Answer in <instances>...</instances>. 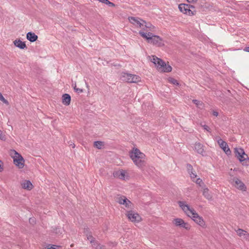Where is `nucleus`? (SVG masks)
<instances>
[{"mask_svg":"<svg viewBox=\"0 0 249 249\" xmlns=\"http://www.w3.org/2000/svg\"><path fill=\"white\" fill-rule=\"evenodd\" d=\"M178 204L186 214L191 217L196 223L202 227L205 226V224L203 219L201 217L199 216L194 209H191L184 201H179L178 202Z\"/></svg>","mask_w":249,"mask_h":249,"instance_id":"f257e3e1","label":"nucleus"},{"mask_svg":"<svg viewBox=\"0 0 249 249\" xmlns=\"http://www.w3.org/2000/svg\"><path fill=\"white\" fill-rule=\"evenodd\" d=\"M139 34L143 38L146 39L148 43L152 44L157 47H162L164 45L163 40L159 36L154 35L150 32L147 34L142 31H140Z\"/></svg>","mask_w":249,"mask_h":249,"instance_id":"f03ea898","label":"nucleus"},{"mask_svg":"<svg viewBox=\"0 0 249 249\" xmlns=\"http://www.w3.org/2000/svg\"><path fill=\"white\" fill-rule=\"evenodd\" d=\"M151 61L157 67L158 71L160 72H168L172 71V67L169 65H167L162 60L155 56H152Z\"/></svg>","mask_w":249,"mask_h":249,"instance_id":"7ed1b4c3","label":"nucleus"},{"mask_svg":"<svg viewBox=\"0 0 249 249\" xmlns=\"http://www.w3.org/2000/svg\"><path fill=\"white\" fill-rule=\"evenodd\" d=\"M235 157L242 163L243 165H249V159L248 156L245 153L243 149L235 148L234 149Z\"/></svg>","mask_w":249,"mask_h":249,"instance_id":"20e7f679","label":"nucleus"},{"mask_svg":"<svg viewBox=\"0 0 249 249\" xmlns=\"http://www.w3.org/2000/svg\"><path fill=\"white\" fill-rule=\"evenodd\" d=\"M14 153V163L19 168H22L24 165V160L22 156L15 150H11V154Z\"/></svg>","mask_w":249,"mask_h":249,"instance_id":"39448f33","label":"nucleus"},{"mask_svg":"<svg viewBox=\"0 0 249 249\" xmlns=\"http://www.w3.org/2000/svg\"><path fill=\"white\" fill-rule=\"evenodd\" d=\"M191 7L192 5L191 4L181 3L178 5V9L183 13L192 16L196 14V11L191 9Z\"/></svg>","mask_w":249,"mask_h":249,"instance_id":"423d86ee","label":"nucleus"},{"mask_svg":"<svg viewBox=\"0 0 249 249\" xmlns=\"http://www.w3.org/2000/svg\"><path fill=\"white\" fill-rule=\"evenodd\" d=\"M123 80L128 83H137L141 81V77L135 74H132L127 73L122 74Z\"/></svg>","mask_w":249,"mask_h":249,"instance_id":"0eeeda50","label":"nucleus"},{"mask_svg":"<svg viewBox=\"0 0 249 249\" xmlns=\"http://www.w3.org/2000/svg\"><path fill=\"white\" fill-rule=\"evenodd\" d=\"M117 202L124 205L128 209H131L133 207L132 203L124 196H119L116 198Z\"/></svg>","mask_w":249,"mask_h":249,"instance_id":"6e6552de","label":"nucleus"},{"mask_svg":"<svg viewBox=\"0 0 249 249\" xmlns=\"http://www.w3.org/2000/svg\"><path fill=\"white\" fill-rule=\"evenodd\" d=\"M125 214L128 219L132 222H139L141 220L140 215L132 210L127 211Z\"/></svg>","mask_w":249,"mask_h":249,"instance_id":"1a4fd4ad","label":"nucleus"},{"mask_svg":"<svg viewBox=\"0 0 249 249\" xmlns=\"http://www.w3.org/2000/svg\"><path fill=\"white\" fill-rule=\"evenodd\" d=\"M130 157L132 160L138 159H145V155L138 148H133L130 153Z\"/></svg>","mask_w":249,"mask_h":249,"instance_id":"9d476101","label":"nucleus"},{"mask_svg":"<svg viewBox=\"0 0 249 249\" xmlns=\"http://www.w3.org/2000/svg\"><path fill=\"white\" fill-rule=\"evenodd\" d=\"M172 222L177 227L183 228L187 230L190 229V225L187 223L185 222L181 218H175L173 220Z\"/></svg>","mask_w":249,"mask_h":249,"instance_id":"9b49d317","label":"nucleus"},{"mask_svg":"<svg viewBox=\"0 0 249 249\" xmlns=\"http://www.w3.org/2000/svg\"><path fill=\"white\" fill-rule=\"evenodd\" d=\"M128 20L131 23L140 28H142L144 25V23H145V20L140 18L133 17H129Z\"/></svg>","mask_w":249,"mask_h":249,"instance_id":"f8f14e48","label":"nucleus"},{"mask_svg":"<svg viewBox=\"0 0 249 249\" xmlns=\"http://www.w3.org/2000/svg\"><path fill=\"white\" fill-rule=\"evenodd\" d=\"M231 182H234V186L238 189L242 191H246V187L245 184L239 179L237 178H233Z\"/></svg>","mask_w":249,"mask_h":249,"instance_id":"ddd939ff","label":"nucleus"},{"mask_svg":"<svg viewBox=\"0 0 249 249\" xmlns=\"http://www.w3.org/2000/svg\"><path fill=\"white\" fill-rule=\"evenodd\" d=\"M217 142L220 147L223 150L227 155H229L231 154V151L226 142L223 141L221 139H219L217 140Z\"/></svg>","mask_w":249,"mask_h":249,"instance_id":"4468645a","label":"nucleus"},{"mask_svg":"<svg viewBox=\"0 0 249 249\" xmlns=\"http://www.w3.org/2000/svg\"><path fill=\"white\" fill-rule=\"evenodd\" d=\"M126 172L124 170H120L114 172L113 175L114 178H118L120 179L125 180L126 177Z\"/></svg>","mask_w":249,"mask_h":249,"instance_id":"2eb2a0df","label":"nucleus"},{"mask_svg":"<svg viewBox=\"0 0 249 249\" xmlns=\"http://www.w3.org/2000/svg\"><path fill=\"white\" fill-rule=\"evenodd\" d=\"M132 160L135 165L139 168H142L145 165V159H138Z\"/></svg>","mask_w":249,"mask_h":249,"instance_id":"dca6fc26","label":"nucleus"},{"mask_svg":"<svg viewBox=\"0 0 249 249\" xmlns=\"http://www.w3.org/2000/svg\"><path fill=\"white\" fill-rule=\"evenodd\" d=\"M26 37L28 40L32 42L36 41L38 38L37 36L31 32H28L27 34Z\"/></svg>","mask_w":249,"mask_h":249,"instance_id":"f3484780","label":"nucleus"},{"mask_svg":"<svg viewBox=\"0 0 249 249\" xmlns=\"http://www.w3.org/2000/svg\"><path fill=\"white\" fill-rule=\"evenodd\" d=\"M71 100V96L67 93H65L62 96V103L64 105L68 106L70 104Z\"/></svg>","mask_w":249,"mask_h":249,"instance_id":"a211bd4d","label":"nucleus"},{"mask_svg":"<svg viewBox=\"0 0 249 249\" xmlns=\"http://www.w3.org/2000/svg\"><path fill=\"white\" fill-rule=\"evenodd\" d=\"M14 44L16 47L21 49H24V48H26L25 43L24 42L21 41L20 39L15 40L14 41Z\"/></svg>","mask_w":249,"mask_h":249,"instance_id":"6ab92c4d","label":"nucleus"},{"mask_svg":"<svg viewBox=\"0 0 249 249\" xmlns=\"http://www.w3.org/2000/svg\"><path fill=\"white\" fill-rule=\"evenodd\" d=\"M195 150L200 154H202L204 152L203 146L200 143H196L195 145Z\"/></svg>","mask_w":249,"mask_h":249,"instance_id":"aec40b11","label":"nucleus"},{"mask_svg":"<svg viewBox=\"0 0 249 249\" xmlns=\"http://www.w3.org/2000/svg\"><path fill=\"white\" fill-rule=\"evenodd\" d=\"M21 185L23 188L28 190H31L33 187V184L29 180H25Z\"/></svg>","mask_w":249,"mask_h":249,"instance_id":"412c9836","label":"nucleus"},{"mask_svg":"<svg viewBox=\"0 0 249 249\" xmlns=\"http://www.w3.org/2000/svg\"><path fill=\"white\" fill-rule=\"evenodd\" d=\"M90 243L95 249H106L105 246L98 244V243L95 240H90Z\"/></svg>","mask_w":249,"mask_h":249,"instance_id":"4be33fe9","label":"nucleus"},{"mask_svg":"<svg viewBox=\"0 0 249 249\" xmlns=\"http://www.w3.org/2000/svg\"><path fill=\"white\" fill-rule=\"evenodd\" d=\"M145 28L146 29H148V30H146L145 28H143V30L144 31H146V32L149 31H153L155 28V26H153L152 24H151L150 22H146L145 21V23H144V25Z\"/></svg>","mask_w":249,"mask_h":249,"instance_id":"5701e85b","label":"nucleus"},{"mask_svg":"<svg viewBox=\"0 0 249 249\" xmlns=\"http://www.w3.org/2000/svg\"><path fill=\"white\" fill-rule=\"evenodd\" d=\"M203 195L204 197L208 199L211 200L212 198V195L209 193V190L208 188H205L203 191Z\"/></svg>","mask_w":249,"mask_h":249,"instance_id":"b1692460","label":"nucleus"},{"mask_svg":"<svg viewBox=\"0 0 249 249\" xmlns=\"http://www.w3.org/2000/svg\"><path fill=\"white\" fill-rule=\"evenodd\" d=\"M104 145V142L102 141H95L94 142L93 146L95 147H96L98 149H100L102 148L103 146Z\"/></svg>","mask_w":249,"mask_h":249,"instance_id":"393cba45","label":"nucleus"},{"mask_svg":"<svg viewBox=\"0 0 249 249\" xmlns=\"http://www.w3.org/2000/svg\"><path fill=\"white\" fill-rule=\"evenodd\" d=\"M84 233L86 234L88 240H89L90 241V240H94V238L92 237L91 234L89 233L88 228L84 229Z\"/></svg>","mask_w":249,"mask_h":249,"instance_id":"a878e982","label":"nucleus"},{"mask_svg":"<svg viewBox=\"0 0 249 249\" xmlns=\"http://www.w3.org/2000/svg\"><path fill=\"white\" fill-rule=\"evenodd\" d=\"M236 232H237V234L240 237H242V236H246V237L247 236V234L244 233V232H246L242 229H238L236 231Z\"/></svg>","mask_w":249,"mask_h":249,"instance_id":"bb28decb","label":"nucleus"},{"mask_svg":"<svg viewBox=\"0 0 249 249\" xmlns=\"http://www.w3.org/2000/svg\"><path fill=\"white\" fill-rule=\"evenodd\" d=\"M0 100L1 101H2L3 103L5 104L6 105H9L8 101L4 98V97L3 96V95H2V94L0 92Z\"/></svg>","mask_w":249,"mask_h":249,"instance_id":"cd10ccee","label":"nucleus"},{"mask_svg":"<svg viewBox=\"0 0 249 249\" xmlns=\"http://www.w3.org/2000/svg\"><path fill=\"white\" fill-rule=\"evenodd\" d=\"M186 167L187 171L189 174H190L191 172H193V168L191 164L188 163L187 164Z\"/></svg>","mask_w":249,"mask_h":249,"instance_id":"c85d7f7f","label":"nucleus"},{"mask_svg":"<svg viewBox=\"0 0 249 249\" xmlns=\"http://www.w3.org/2000/svg\"><path fill=\"white\" fill-rule=\"evenodd\" d=\"M73 87L76 92L80 93L83 92V90L82 89L76 88V84H74V86L73 85Z\"/></svg>","mask_w":249,"mask_h":249,"instance_id":"c756f323","label":"nucleus"},{"mask_svg":"<svg viewBox=\"0 0 249 249\" xmlns=\"http://www.w3.org/2000/svg\"><path fill=\"white\" fill-rule=\"evenodd\" d=\"M192 102L193 103H194L197 107H199L200 106H201L202 105V102L200 101H198V100H196V99H194L192 100Z\"/></svg>","mask_w":249,"mask_h":249,"instance_id":"7c9ffc66","label":"nucleus"},{"mask_svg":"<svg viewBox=\"0 0 249 249\" xmlns=\"http://www.w3.org/2000/svg\"><path fill=\"white\" fill-rule=\"evenodd\" d=\"M169 81L171 83H172L174 85H179V83H178V82L177 81V80H176V79L173 78H170L169 79Z\"/></svg>","mask_w":249,"mask_h":249,"instance_id":"2f4dec72","label":"nucleus"},{"mask_svg":"<svg viewBox=\"0 0 249 249\" xmlns=\"http://www.w3.org/2000/svg\"><path fill=\"white\" fill-rule=\"evenodd\" d=\"M190 176V177L192 179V180L193 181H195V179H196V178L197 177V175L196 174V173H194L193 172H191V173L190 174H189Z\"/></svg>","mask_w":249,"mask_h":249,"instance_id":"473e14b6","label":"nucleus"},{"mask_svg":"<svg viewBox=\"0 0 249 249\" xmlns=\"http://www.w3.org/2000/svg\"><path fill=\"white\" fill-rule=\"evenodd\" d=\"M196 184H199L200 186H201V183H203L202 180L200 178H197L195 179V181Z\"/></svg>","mask_w":249,"mask_h":249,"instance_id":"72a5a7b5","label":"nucleus"},{"mask_svg":"<svg viewBox=\"0 0 249 249\" xmlns=\"http://www.w3.org/2000/svg\"><path fill=\"white\" fill-rule=\"evenodd\" d=\"M201 125L202 127H203V128L205 130H207L208 132H211V129L210 128V127L208 125H205V124L203 125L202 124H201Z\"/></svg>","mask_w":249,"mask_h":249,"instance_id":"f704fd0d","label":"nucleus"},{"mask_svg":"<svg viewBox=\"0 0 249 249\" xmlns=\"http://www.w3.org/2000/svg\"><path fill=\"white\" fill-rule=\"evenodd\" d=\"M0 139L1 140H5V136L3 134L1 130H0Z\"/></svg>","mask_w":249,"mask_h":249,"instance_id":"c9c22d12","label":"nucleus"},{"mask_svg":"<svg viewBox=\"0 0 249 249\" xmlns=\"http://www.w3.org/2000/svg\"><path fill=\"white\" fill-rule=\"evenodd\" d=\"M58 246L55 245H52L50 247H48L47 249H56Z\"/></svg>","mask_w":249,"mask_h":249,"instance_id":"e433bc0d","label":"nucleus"},{"mask_svg":"<svg viewBox=\"0 0 249 249\" xmlns=\"http://www.w3.org/2000/svg\"><path fill=\"white\" fill-rule=\"evenodd\" d=\"M213 115L215 116H217L218 115V113L216 111H213Z\"/></svg>","mask_w":249,"mask_h":249,"instance_id":"4c0bfd02","label":"nucleus"},{"mask_svg":"<svg viewBox=\"0 0 249 249\" xmlns=\"http://www.w3.org/2000/svg\"><path fill=\"white\" fill-rule=\"evenodd\" d=\"M244 50L247 52H249V46L245 47Z\"/></svg>","mask_w":249,"mask_h":249,"instance_id":"58836bf2","label":"nucleus"},{"mask_svg":"<svg viewBox=\"0 0 249 249\" xmlns=\"http://www.w3.org/2000/svg\"><path fill=\"white\" fill-rule=\"evenodd\" d=\"M187 0L189 3H192V2L196 1L197 0Z\"/></svg>","mask_w":249,"mask_h":249,"instance_id":"ea45409f","label":"nucleus"},{"mask_svg":"<svg viewBox=\"0 0 249 249\" xmlns=\"http://www.w3.org/2000/svg\"><path fill=\"white\" fill-rule=\"evenodd\" d=\"M191 9L192 10H195V7L192 5V7H191Z\"/></svg>","mask_w":249,"mask_h":249,"instance_id":"a19ab883","label":"nucleus"},{"mask_svg":"<svg viewBox=\"0 0 249 249\" xmlns=\"http://www.w3.org/2000/svg\"><path fill=\"white\" fill-rule=\"evenodd\" d=\"M72 148H74L75 145L73 144V145H72Z\"/></svg>","mask_w":249,"mask_h":249,"instance_id":"79ce46f5","label":"nucleus"},{"mask_svg":"<svg viewBox=\"0 0 249 249\" xmlns=\"http://www.w3.org/2000/svg\"><path fill=\"white\" fill-rule=\"evenodd\" d=\"M72 148H74L75 145L73 144V145H72Z\"/></svg>","mask_w":249,"mask_h":249,"instance_id":"37998d69","label":"nucleus"}]
</instances>
